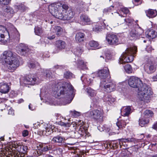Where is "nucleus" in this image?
<instances>
[{
	"instance_id": "obj_1",
	"label": "nucleus",
	"mask_w": 157,
	"mask_h": 157,
	"mask_svg": "<svg viewBox=\"0 0 157 157\" xmlns=\"http://www.w3.org/2000/svg\"><path fill=\"white\" fill-rule=\"evenodd\" d=\"M128 84L131 87L137 88L138 97L141 101L148 102L152 94L150 88L145 83L143 84L139 78L134 76L129 78Z\"/></svg>"
},
{
	"instance_id": "obj_2",
	"label": "nucleus",
	"mask_w": 157,
	"mask_h": 157,
	"mask_svg": "<svg viewBox=\"0 0 157 157\" xmlns=\"http://www.w3.org/2000/svg\"><path fill=\"white\" fill-rule=\"evenodd\" d=\"M54 94L56 98L61 96L60 98H63L65 101V105L70 103L75 95L73 87L66 82H59L56 85Z\"/></svg>"
},
{
	"instance_id": "obj_3",
	"label": "nucleus",
	"mask_w": 157,
	"mask_h": 157,
	"mask_svg": "<svg viewBox=\"0 0 157 157\" xmlns=\"http://www.w3.org/2000/svg\"><path fill=\"white\" fill-rule=\"evenodd\" d=\"M1 60L8 71H14L20 65L18 57L11 51H5L1 56Z\"/></svg>"
},
{
	"instance_id": "obj_4",
	"label": "nucleus",
	"mask_w": 157,
	"mask_h": 157,
	"mask_svg": "<svg viewBox=\"0 0 157 157\" xmlns=\"http://www.w3.org/2000/svg\"><path fill=\"white\" fill-rule=\"evenodd\" d=\"M98 76L103 79L100 83V86L106 89L108 92H110L115 89L116 84L114 82H106L105 79L109 75V71L108 68L105 67L102 69L99 70L98 72Z\"/></svg>"
},
{
	"instance_id": "obj_5",
	"label": "nucleus",
	"mask_w": 157,
	"mask_h": 157,
	"mask_svg": "<svg viewBox=\"0 0 157 157\" xmlns=\"http://www.w3.org/2000/svg\"><path fill=\"white\" fill-rule=\"evenodd\" d=\"M137 52V48L136 47L127 48L120 59V63H121L123 62L128 63L132 61L134 59V55Z\"/></svg>"
},
{
	"instance_id": "obj_6",
	"label": "nucleus",
	"mask_w": 157,
	"mask_h": 157,
	"mask_svg": "<svg viewBox=\"0 0 157 157\" xmlns=\"http://www.w3.org/2000/svg\"><path fill=\"white\" fill-rule=\"evenodd\" d=\"M57 9V7L51 8L52 15L55 17L63 20H69L72 18L74 16V13L71 10H70L65 11L64 13L62 12L55 13V10Z\"/></svg>"
},
{
	"instance_id": "obj_7",
	"label": "nucleus",
	"mask_w": 157,
	"mask_h": 157,
	"mask_svg": "<svg viewBox=\"0 0 157 157\" xmlns=\"http://www.w3.org/2000/svg\"><path fill=\"white\" fill-rule=\"evenodd\" d=\"M86 114L95 121L101 122L103 121V112L101 110L95 109L88 112Z\"/></svg>"
},
{
	"instance_id": "obj_8",
	"label": "nucleus",
	"mask_w": 157,
	"mask_h": 157,
	"mask_svg": "<svg viewBox=\"0 0 157 157\" xmlns=\"http://www.w3.org/2000/svg\"><path fill=\"white\" fill-rule=\"evenodd\" d=\"M39 83L38 78L33 75H29L25 76L23 81V85H33Z\"/></svg>"
},
{
	"instance_id": "obj_9",
	"label": "nucleus",
	"mask_w": 157,
	"mask_h": 157,
	"mask_svg": "<svg viewBox=\"0 0 157 157\" xmlns=\"http://www.w3.org/2000/svg\"><path fill=\"white\" fill-rule=\"evenodd\" d=\"M157 68V62L151 61L145 64L144 70L148 74H152L155 72Z\"/></svg>"
},
{
	"instance_id": "obj_10",
	"label": "nucleus",
	"mask_w": 157,
	"mask_h": 157,
	"mask_svg": "<svg viewBox=\"0 0 157 157\" xmlns=\"http://www.w3.org/2000/svg\"><path fill=\"white\" fill-rule=\"evenodd\" d=\"M56 7L57 9L56 10L55 13L61 12V9L62 10L63 13H64L65 12L68 11V6L66 4H62L60 3H57L53 5H50L49 7V10L52 14V11L51 10V8L54 7Z\"/></svg>"
},
{
	"instance_id": "obj_11",
	"label": "nucleus",
	"mask_w": 157,
	"mask_h": 157,
	"mask_svg": "<svg viewBox=\"0 0 157 157\" xmlns=\"http://www.w3.org/2000/svg\"><path fill=\"white\" fill-rule=\"evenodd\" d=\"M17 48L18 53L22 56H26L30 51V50L28 46L24 44H20L18 46Z\"/></svg>"
},
{
	"instance_id": "obj_12",
	"label": "nucleus",
	"mask_w": 157,
	"mask_h": 157,
	"mask_svg": "<svg viewBox=\"0 0 157 157\" xmlns=\"http://www.w3.org/2000/svg\"><path fill=\"white\" fill-rule=\"evenodd\" d=\"M137 26L138 27L136 29H133L130 31L129 35L133 39L137 38L144 33V30L139 26L138 24Z\"/></svg>"
},
{
	"instance_id": "obj_13",
	"label": "nucleus",
	"mask_w": 157,
	"mask_h": 157,
	"mask_svg": "<svg viewBox=\"0 0 157 157\" xmlns=\"http://www.w3.org/2000/svg\"><path fill=\"white\" fill-rule=\"evenodd\" d=\"M106 39L109 44L111 45H117L118 44V39L116 35L112 34L107 35Z\"/></svg>"
},
{
	"instance_id": "obj_14",
	"label": "nucleus",
	"mask_w": 157,
	"mask_h": 157,
	"mask_svg": "<svg viewBox=\"0 0 157 157\" xmlns=\"http://www.w3.org/2000/svg\"><path fill=\"white\" fill-rule=\"evenodd\" d=\"M52 142L54 144H57L59 145H61L64 143L65 138L64 137L59 135L54 136L51 140Z\"/></svg>"
},
{
	"instance_id": "obj_15",
	"label": "nucleus",
	"mask_w": 157,
	"mask_h": 157,
	"mask_svg": "<svg viewBox=\"0 0 157 157\" xmlns=\"http://www.w3.org/2000/svg\"><path fill=\"white\" fill-rule=\"evenodd\" d=\"M118 140L119 141V144L120 146L121 145V144H123V142H134L135 144H137L138 142H142V139H136L134 138H129L125 139H119Z\"/></svg>"
},
{
	"instance_id": "obj_16",
	"label": "nucleus",
	"mask_w": 157,
	"mask_h": 157,
	"mask_svg": "<svg viewBox=\"0 0 157 157\" xmlns=\"http://www.w3.org/2000/svg\"><path fill=\"white\" fill-rule=\"evenodd\" d=\"M10 90L9 85L3 82L0 83V92L2 94H6Z\"/></svg>"
},
{
	"instance_id": "obj_17",
	"label": "nucleus",
	"mask_w": 157,
	"mask_h": 157,
	"mask_svg": "<svg viewBox=\"0 0 157 157\" xmlns=\"http://www.w3.org/2000/svg\"><path fill=\"white\" fill-rule=\"evenodd\" d=\"M3 10L6 13V15H7L8 18L12 17L14 13V11L13 9L10 6H5L4 7Z\"/></svg>"
},
{
	"instance_id": "obj_18",
	"label": "nucleus",
	"mask_w": 157,
	"mask_h": 157,
	"mask_svg": "<svg viewBox=\"0 0 157 157\" xmlns=\"http://www.w3.org/2000/svg\"><path fill=\"white\" fill-rule=\"evenodd\" d=\"M145 33L146 37L149 39L155 38L157 35L156 32L153 30H148Z\"/></svg>"
},
{
	"instance_id": "obj_19",
	"label": "nucleus",
	"mask_w": 157,
	"mask_h": 157,
	"mask_svg": "<svg viewBox=\"0 0 157 157\" xmlns=\"http://www.w3.org/2000/svg\"><path fill=\"white\" fill-rule=\"evenodd\" d=\"M80 22L83 25L87 24L90 22V19L86 15L82 14L80 16Z\"/></svg>"
},
{
	"instance_id": "obj_20",
	"label": "nucleus",
	"mask_w": 157,
	"mask_h": 157,
	"mask_svg": "<svg viewBox=\"0 0 157 157\" xmlns=\"http://www.w3.org/2000/svg\"><path fill=\"white\" fill-rule=\"evenodd\" d=\"M131 109L130 106L123 107L121 109V112L124 116H128L131 113Z\"/></svg>"
},
{
	"instance_id": "obj_21",
	"label": "nucleus",
	"mask_w": 157,
	"mask_h": 157,
	"mask_svg": "<svg viewBox=\"0 0 157 157\" xmlns=\"http://www.w3.org/2000/svg\"><path fill=\"white\" fill-rule=\"evenodd\" d=\"M84 33L78 32L76 33L75 36V40L76 41L78 42H81L84 41L85 36Z\"/></svg>"
},
{
	"instance_id": "obj_22",
	"label": "nucleus",
	"mask_w": 157,
	"mask_h": 157,
	"mask_svg": "<svg viewBox=\"0 0 157 157\" xmlns=\"http://www.w3.org/2000/svg\"><path fill=\"white\" fill-rule=\"evenodd\" d=\"M66 46V44L65 42L63 40H59L56 42V46L59 50L64 48Z\"/></svg>"
},
{
	"instance_id": "obj_23",
	"label": "nucleus",
	"mask_w": 157,
	"mask_h": 157,
	"mask_svg": "<svg viewBox=\"0 0 157 157\" xmlns=\"http://www.w3.org/2000/svg\"><path fill=\"white\" fill-rule=\"evenodd\" d=\"M86 92L88 95L91 98H92L93 97L96 96L97 92L90 87H88L86 89Z\"/></svg>"
},
{
	"instance_id": "obj_24",
	"label": "nucleus",
	"mask_w": 157,
	"mask_h": 157,
	"mask_svg": "<svg viewBox=\"0 0 157 157\" xmlns=\"http://www.w3.org/2000/svg\"><path fill=\"white\" fill-rule=\"evenodd\" d=\"M52 30L53 33H56L58 36H60L61 35L62 32V29L59 26H55L53 28Z\"/></svg>"
},
{
	"instance_id": "obj_25",
	"label": "nucleus",
	"mask_w": 157,
	"mask_h": 157,
	"mask_svg": "<svg viewBox=\"0 0 157 157\" xmlns=\"http://www.w3.org/2000/svg\"><path fill=\"white\" fill-rule=\"evenodd\" d=\"M147 16L149 18H153L155 17L157 15V11L155 10L149 9L146 11Z\"/></svg>"
},
{
	"instance_id": "obj_26",
	"label": "nucleus",
	"mask_w": 157,
	"mask_h": 157,
	"mask_svg": "<svg viewBox=\"0 0 157 157\" xmlns=\"http://www.w3.org/2000/svg\"><path fill=\"white\" fill-rule=\"evenodd\" d=\"M129 120L128 119H124L121 121H119L116 123V124L118 128L121 129L123 127H124L126 125V124L128 123Z\"/></svg>"
},
{
	"instance_id": "obj_27",
	"label": "nucleus",
	"mask_w": 157,
	"mask_h": 157,
	"mask_svg": "<svg viewBox=\"0 0 157 157\" xmlns=\"http://www.w3.org/2000/svg\"><path fill=\"white\" fill-rule=\"evenodd\" d=\"M77 65L79 68L82 70H85L87 69L86 63H85L82 60H79L78 62Z\"/></svg>"
},
{
	"instance_id": "obj_28",
	"label": "nucleus",
	"mask_w": 157,
	"mask_h": 157,
	"mask_svg": "<svg viewBox=\"0 0 157 157\" xmlns=\"http://www.w3.org/2000/svg\"><path fill=\"white\" fill-rule=\"evenodd\" d=\"M149 121L148 119L143 117L139 119V124L141 126L143 127L145 124H147L149 122Z\"/></svg>"
},
{
	"instance_id": "obj_29",
	"label": "nucleus",
	"mask_w": 157,
	"mask_h": 157,
	"mask_svg": "<svg viewBox=\"0 0 157 157\" xmlns=\"http://www.w3.org/2000/svg\"><path fill=\"white\" fill-rule=\"evenodd\" d=\"M153 114V112L151 111L146 110L144 113L143 117L148 119V118L152 117Z\"/></svg>"
},
{
	"instance_id": "obj_30",
	"label": "nucleus",
	"mask_w": 157,
	"mask_h": 157,
	"mask_svg": "<svg viewBox=\"0 0 157 157\" xmlns=\"http://www.w3.org/2000/svg\"><path fill=\"white\" fill-rule=\"evenodd\" d=\"M81 79L82 81L84 82L85 83L88 85H90L92 81L91 79L87 78L85 75L82 76L81 77Z\"/></svg>"
},
{
	"instance_id": "obj_31",
	"label": "nucleus",
	"mask_w": 157,
	"mask_h": 157,
	"mask_svg": "<svg viewBox=\"0 0 157 157\" xmlns=\"http://www.w3.org/2000/svg\"><path fill=\"white\" fill-rule=\"evenodd\" d=\"M83 51V49L80 47H77L74 50L75 54L78 56L81 55Z\"/></svg>"
},
{
	"instance_id": "obj_32",
	"label": "nucleus",
	"mask_w": 157,
	"mask_h": 157,
	"mask_svg": "<svg viewBox=\"0 0 157 157\" xmlns=\"http://www.w3.org/2000/svg\"><path fill=\"white\" fill-rule=\"evenodd\" d=\"M124 69L126 72L129 74L132 73L133 72L131 66L129 64H126L125 66Z\"/></svg>"
},
{
	"instance_id": "obj_33",
	"label": "nucleus",
	"mask_w": 157,
	"mask_h": 157,
	"mask_svg": "<svg viewBox=\"0 0 157 157\" xmlns=\"http://www.w3.org/2000/svg\"><path fill=\"white\" fill-rule=\"evenodd\" d=\"M34 32L36 35L39 36L43 33V30L41 28L39 27H35Z\"/></svg>"
},
{
	"instance_id": "obj_34",
	"label": "nucleus",
	"mask_w": 157,
	"mask_h": 157,
	"mask_svg": "<svg viewBox=\"0 0 157 157\" xmlns=\"http://www.w3.org/2000/svg\"><path fill=\"white\" fill-rule=\"evenodd\" d=\"M86 129L85 126L79 127L78 133L81 135H83L86 133Z\"/></svg>"
},
{
	"instance_id": "obj_35",
	"label": "nucleus",
	"mask_w": 157,
	"mask_h": 157,
	"mask_svg": "<svg viewBox=\"0 0 157 157\" xmlns=\"http://www.w3.org/2000/svg\"><path fill=\"white\" fill-rule=\"evenodd\" d=\"M70 114L75 117H77L80 116L81 115V113L79 112L76 111L75 110L73 111H70Z\"/></svg>"
},
{
	"instance_id": "obj_36",
	"label": "nucleus",
	"mask_w": 157,
	"mask_h": 157,
	"mask_svg": "<svg viewBox=\"0 0 157 157\" xmlns=\"http://www.w3.org/2000/svg\"><path fill=\"white\" fill-rule=\"evenodd\" d=\"M89 44L90 47L94 48H97L99 45L98 43L94 40L90 41L89 43Z\"/></svg>"
},
{
	"instance_id": "obj_37",
	"label": "nucleus",
	"mask_w": 157,
	"mask_h": 157,
	"mask_svg": "<svg viewBox=\"0 0 157 157\" xmlns=\"http://www.w3.org/2000/svg\"><path fill=\"white\" fill-rule=\"evenodd\" d=\"M73 75L69 71H67L64 74V77L67 79L70 78L72 77Z\"/></svg>"
},
{
	"instance_id": "obj_38",
	"label": "nucleus",
	"mask_w": 157,
	"mask_h": 157,
	"mask_svg": "<svg viewBox=\"0 0 157 157\" xmlns=\"http://www.w3.org/2000/svg\"><path fill=\"white\" fill-rule=\"evenodd\" d=\"M5 29L2 26H0V41L2 40V39H3L5 37V35L3 33V31Z\"/></svg>"
},
{
	"instance_id": "obj_39",
	"label": "nucleus",
	"mask_w": 157,
	"mask_h": 157,
	"mask_svg": "<svg viewBox=\"0 0 157 157\" xmlns=\"http://www.w3.org/2000/svg\"><path fill=\"white\" fill-rule=\"evenodd\" d=\"M59 124L65 128H68L69 127H70L71 125L70 123H65L62 121H60L59 122Z\"/></svg>"
},
{
	"instance_id": "obj_40",
	"label": "nucleus",
	"mask_w": 157,
	"mask_h": 157,
	"mask_svg": "<svg viewBox=\"0 0 157 157\" xmlns=\"http://www.w3.org/2000/svg\"><path fill=\"white\" fill-rule=\"evenodd\" d=\"M125 19L123 17H120L118 18V25H121L125 22Z\"/></svg>"
},
{
	"instance_id": "obj_41",
	"label": "nucleus",
	"mask_w": 157,
	"mask_h": 157,
	"mask_svg": "<svg viewBox=\"0 0 157 157\" xmlns=\"http://www.w3.org/2000/svg\"><path fill=\"white\" fill-rule=\"evenodd\" d=\"M39 65V64L37 62H31L28 65L29 67L30 68H34L37 66Z\"/></svg>"
},
{
	"instance_id": "obj_42",
	"label": "nucleus",
	"mask_w": 157,
	"mask_h": 157,
	"mask_svg": "<svg viewBox=\"0 0 157 157\" xmlns=\"http://www.w3.org/2000/svg\"><path fill=\"white\" fill-rule=\"evenodd\" d=\"M91 98L93 100V102L96 105H97L99 101V99L98 97L96 96V95L94 97H93Z\"/></svg>"
},
{
	"instance_id": "obj_43",
	"label": "nucleus",
	"mask_w": 157,
	"mask_h": 157,
	"mask_svg": "<svg viewBox=\"0 0 157 157\" xmlns=\"http://www.w3.org/2000/svg\"><path fill=\"white\" fill-rule=\"evenodd\" d=\"M20 34L16 30L15 35H13V38L16 40L18 41L19 40Z\"/></svg>"
},
{
	"instance_id": "obj_44",
	"label": "nucleus",
	"mask_w": 157,
	"mask_h": 157,
	"mask_svg": "<svg viewBox=\"0 0 157 157\" xmlns=\"http://www.w3.org/2000/svg\"><path fill=\"white\" fill-rule=\"evenodd\" d=\"M45 74L47 78H50L52 77V73L49 70H46L45 71Z\"/></svg>"
},
{
	"instance_id": "obj_45",
	"label": "nucleus",
	"mask_w": 157,
	"mask_h": 157,
	"mask_svg": "<svg viewBox=\"0 0 157 157\" xmlns=\"http://www.w3.org/2000/svg\"><path fill=\"white\" fill-rule=\"evenodd\" d=\"M29 148L28 146L25 145L23 146V147H22V152L23 153V154H26Z\"/></svg>"
},
{
	"instance_id": "obj_46",
	"label": "nucleus",
	"mask_w": 157,
	"mask_h": 157,
	"mask_svg": "<svg viewBox=\"0 0 157 157\" xmlns=\"http://www.w3.org/2000/svg\"><path fill=\"white\" fill-rule=\"evenodd\" d=\"M93 29L94 31L98 32L101 30V27L100 26L96 25L93 28Z\"/></svg>"
},
{
	"instance_id": "obj_47",
	"label": "nucleus",
	"mask_w": 157,
	"mask_h": 157,
	"mask_svg": "<svg viewBox=\"0 0 157 157\" xmlns=\"http://www.w3.org/2000/svg\"><path fill=\"white\" fill-rule=\"evenodd\" d=\"M11 0H0V3L3 5H7L10 2Z\"/></svg>"
},
{
	"instance_id": "obj_48",
	"label": "nucleus",
	"mask_w": 157,
	"mask_h": 157,
	"mask_svg": "<svg viewBox=\"0 0 157 157\" xmlns=\"http://www.w3.org/2000/svg\"><path fill=\"white\" fill-rule=\"evenodd\" d=\"M107 98L106 99L107 101H109L110 103L114 102L115 99L114 98H113L111 96L108 95L107 96Z\"/></svg>"
},
{
	"instance_id": "obj_49",
	"label": "nucleus",
	"mask_w": 157,
	"mask_h": 157,
	"mask_svg": "<svg viewBox=\"0 0 157 157\" xmlns=\"http://www.w3.org/2000/svg\"><path fill=\"white\" fill-rule=\"evenodd\" d=\"M77 124L78 128V127H80L84 126V123L83 121L82 120H79L78 121V122H77Z\"/></svg>"
},
{
	"instance_id": "obj_50",
	"label": "nucleus",
	"mask_w": 157,
	"mask_h": 157,
	"mask_svg": "<svg viewBox=\"0 0 157 157\" xmlns=\"http://www.w3.org/2000/svg\"><path fill=\"white\" fill-rule=\"evenodd\" d=\"M121 11L125 14H127L129 13V10L128 8L126 7H124L121 8Z\"/></svg>"
},
{
	"instance_id": "obj_51",
	"label": "nucleus",
	"mask_w": 157,
	"mask_h": 157,
	"mask_svg": "<svg viewBox=\"0 0 157 157\" xmlns=\"http://www.w3.org/2000/svg\"><path fill=\"white\" fill-rule=\"evenodd\" d=\"M23 145H17L16 147L17 148V150L19 152H22V147Z\"/></svg>"
},
{
	"instance_id": "obj_52",
	"label": "nucleus",
	"mask_w": 157,
	"mask_h": 157,
	"mask_svg": "<svg viewBox=\"0 0 157 157\" xmlns=\"http://www.w3.org/2000/svg\"><path fill=\"white\" fill-rule=\"evenodd\" d=\"M114 8V6H111L110 7H109L107 8L104 9L103 10V12L104 13H107L108 12H109L110 11V10H112V8Z\"/></svg>"
},
{
	"instance_id": "obj_53",
	"label": "nucleus",
	"mask_w": 157,
	"mask_h": 157,
	"mask_svg": "<svg viewBox=\"0 0 157 157\" xmlns=\"http://www.w3.org/2000/svg\"><path fill=\"white\" fill-rule=\"evenodd\" d=\"M20 10H22L23 11H25L27 9L26 7L24 4H21L20 5Z\"/></svg>"
},
{
	"instance_id": "obj_54",
	"label": "nucleus",
	"mask_w": 157,
	"mask_h": 157,
	"mask_svg": "<svg viewBox=\"0 0 157 157\" xmlns=\"http://www.w3.org/2000/svg\"><path fill=\"white\" fill-rule=\"evenodd\" d=\"M146 50L148 52H151L152 50H154V49L152 48L151 46L150 45H149L147 47Z\"/></svg>"
},
{
	"instance_id": "obj_55",
	"label": "nucleus",
	"mask_w": 157,
	"mask_h": 157,
	"mask_svg": "<svg viewBox=\"0 0 157 157\" xmlns=\"http://www.w3.org/2000/svg\"><path fill=\"white\" fill-rule=\"evenodd\" d=\"M29 134V132L27 130H24L22 132V135L24 137L27 136Z\"/></svg>"
},
{
	"instance_id": "obj_56",
	"label": "nucleus",
	"mask_w": 157,
	"mask_h": 157,
	"mask_svg": "<svg viewBox=\"0 0 157 157\" xmlns=\"http://www.w3.org/2000/svg\"><path fill=\"white\" fill-rule=\"evenodd\" d=\"M38 134H39L40 135H46V131L44 130L42 131H41L38 132Z\"/></svg>"
},
{
	"instance_id": "obj_57",
	"label": "nucleus",
	"mask_w": 157,
	"mask_h": 157,
	"mask_svg": "<svg viewBox=\"0 0 157 157\" xmlns=\"http://www.w3.org/2000/svg\"><path fill=\"white\" fill-rule=\"evenodd\" d=\"M55 37V35H52V36L50 35L49 34H48V36L47 37V38L48 39L51 40H53L54 39Z\"/></svg>"
},
{
	"instance_id": "obj_58",
	"label": "nucleus",
	"mask_w": 157,
	"mask_h": 157,
	"mask_svg": "<svg viewBox=\"0 0 157 157\" xmlns=\"http://www.w3.org/2000/svg\"><path fill=\"white\" fill-rule=\"evenodd\" d=\"M49 150V147L48 146L44 145L43 146L42 150L44 151H47Z\"/></svg>"
},
{
	"instance_id": "obj_59",
	"label": "nucleus",
	"mask_w": 157,
	"mask_h": 157,
	"mask_svg": "<svg viewBox=\"0 0 157 157\" xmlns=\"http://www.w3.org/2000/svg\"><path fill=\"white\" fill-rule=\"evenodd\" d=\"M71 124L73 125V127L74 128L76 129V128H78L77 124V122H72L71 123Z\"/></svg>"
},
{
	"instance_id": "obj_60",
	"label": "nucleus",
	"mask_w": 157,
	"mask_h": 157,
	"mask_svg": "<svg viewBox=\"0 0 157 157\" xmlns=\"http://www.w3.org/2000/svg\"><path fill=\"white\" fill-rule=\"evenodd\" d=\"M133 20L131 19L130 18H127L125 19V21L127 23H131L133 22Z\"/></svg>"
},
{
	"instance_id": "obj_61",
	"label": "nucleus",
	"mask_w": 157,
	"mask_h": 157,
	"mask_svg": "<svg viewBox=\"0 0 157 157\" xmlns=\"http://www.w3.org/2000/svg\"><path fill=\"white\" fill-rule=\"evenodd\" d=\"M8 114H9L13 115L14 114V111L12 109H10L8 111Z\"/></svg>"
},
{
	"instance_id": "obj_62",
	"label": "nucleus",
	"mask_w": 157,
	"mask_h": 157,
	"mask_svg": "<svg viewBox=\"0 0 157 157\" xmlns=\"http://www.w3.org/2000/svg\"><path fill=\"white\" fill-rule=\"evenodd\" d=\"M152 128L154 129L157 130V122L154 123L153 125Z\"/></svg>"
},
{
	"instance_id": "obj_63",
	"label": "nucleus",
	"mask_w": 157,
	"mask_h": 157,
	"mask_svg": "<svg viewBox=\"0 0 157 157\" xmlns=\"http://www.w3.org/2000/svg\"><path fill=\"white\" fill-rule=\"evenodd\" d=\"M152 79L154 81H157V74L152 77Z\"/></svg>"
},
{
	"instance_id": "obj_64",
	"label": "nucleus",
	"mask_w": 157,
	"mask_h": 157,
	"mask_svg": "<svg viewBox=\"0 0 157 157\" xmlns=\"http://www.w3.org/2000/svg\"><path fill=\"white\" fill-rule=\"evenodd\" d=\"M105 56H106V57L108 59H110L111 58V54H109L108 53H106V54H105Z\"/></svg>"
}]
</instances>
